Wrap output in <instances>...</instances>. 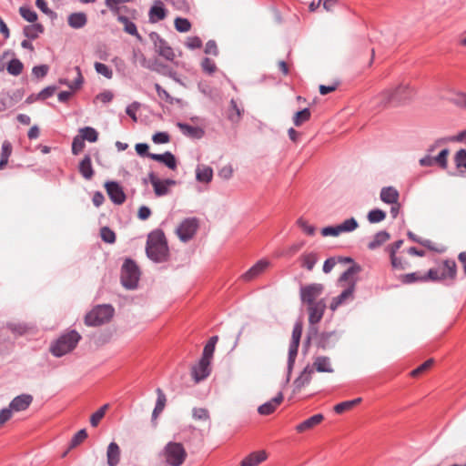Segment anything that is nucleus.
<instances>
[{
    "label": "nucleus",
    "mask_w": 466,
    "mask_h": 466,
    "mask_svg": "<svg viewBox=\"0 0 466 466\" xmlns=\"http://www.w3.org/2000/svg\"><path fill=\"white\" fill-rule=\"evenodd\" d=\"M43 31L44 27L41 24H33L24 28L25 35L32 39L36 38Z\"/></svg>",
    "instance_id": "a19ab883"
},
{
    "label": "nucleus",
    "mask_w": 466,
    "mask_h": 466,
    "mask_svg": "<svg viewBox=\"0 0 466 466\" xmlns=\"http://www.w3.org/2000/svg\"><path fill=\"white\" fill-rule=\"evenodd\" d=\"M422 276L420 272H411L408 274H404L400 277L401 282L403 284H411L414 282H423Z\"/></svg>",
    "instance_id": "3c124183"
},
{
    "label": "nucleus",
    "mask_w": 466,
    "mask_h": 466,
    "mask_svg": "<svg viewBox=\"0 0 466 466\" xmlns=\"http://www.w3.org/2000/svg\"><path fill=\"white\" fill-rule=\"evenodd\" d=\"M159 466H175V442L169 441L158 453Z\"/></svg>",
    "instance_id": "4468645a"
},
{
    "label": "nucleus",
    "mask_w": 466,
    "mask_h": 466,
    "mask_svg": "<svg viewBox=\"0 0 466 466\" xmlns=\"http://www.w3.org/2000/svg\"><path fill=\"white\" fill-rule=\"evenodd\" d=\"M76 80L74 82L69 83L66 80H61L60 81L61 83L68 86V87L72 91L79 89L81 87L83 80H84L83 76H82V74H81V71H80V68L78 66L76 67Z\"/></svg>",
    "instance_id": "8fccbe9b"
},
{
    "label": "nucleus",
    "mask_w": 466,
    "mask_h": 466,
    "mask_svg": "<svg viewBox=\"0 0 466 466\" xmlns=\"http://www.w3.org/2000/svg\"><path fill=\"white\" fill-rule=\"evenodd\" d=\"M19 13L24 19L30 23H34L37 19V14L28 7L21 6L19 8Z\"/></svg>",
    "instance_id": "864d4df0"
},
{
    "label": "nucleus",
    "mask_w": 466,
    "mask_h": 466,
    "mask_svg": "<svg viewBox=\"0 0 466 466\" xmlns=\"http://www.w3.org/2000/svg\"><path fill=\"white\" fill-rule=\"evenodd\" d=\"M244 114V108L238 104L237 100L232 98L229 102V106L227 109V118L232 124H238L241 120L242 115Z\"/></svg>",
    "instance_id": "f3484780"
},
{
    "label": "nucleus",
    "mask_w": 466,
    "mask_h": 466,
    "mask_svg": "<svg viewBox=\"0 0 466 466\" xmlns=\"http://www.w3.org/2000/svg\"><path fill=\"white\" fill-rule=\"evenodd\" d=\"M324 291V285L321 283H311L309 285L301 286L299 289V298L303 304L311 305L316 303L319 298Z\"/></svg>",
    "instance_id": "9d476101"
},
{
    "label": "nucleus",
    "mask_w": 466,
    "mask_h": 466,
    "mask_svg": "<svg viewBox=\"0 0 466 466\" xmlns=\"http://www.w3.org/2000/svg\"><path fill=\"white\" fill-rule=\"evenodd\" d=\"M356 279H353L350 282L349 286L336 298L343 304L348 299H353L354 291L356 289Z\"/></svg>",
    "instance_id": "c9c22d12"
},
{
    "label": "nucleus",
    "mask_w": 466,
    "mask_h": 466,
    "mask_svg": "<svg viewBox=\"0 0 466 466\" xmlns=\"http://www.w3.org/2000/svg\"><path fill=\"white\" fill-rule=\"evenodd\" d=\"M149 21L151 23H157L160 20H163L167 15V11L164 8V5L162 2H156L155 5L150 8L149 13Z\"/></svg>",
    "instance_id": "393cba45"
},
{
    "label": "nucleus",
    "mask_w": 466,
    "mask_h": 466,
    "mask_svg": "<svg viewBox=\"0 0 466 466\" xmlns=\"http://www.w3.org/2000/svg\"><path fill=\"white\" fill-rule=\"evenodd\" d=\"M444 268L442 271L446 272V279L453 280L457 275V265L454 260L446 259L443 262Z\"/></svg>",
    "instance_id": "37998d69"
},
{
    "label": "nucleus",
    "mask_w": 466,
    "mask_h": 466,
    "mask_svg": "<svg viewBox=\"0 0 466 466\" xmlns=\"http://www.w3.org/2000/svg\"><path fill=\"white\" fill-rule=\"evenodd\" d=\"M327 305L325 299H320L316 303L308 306L309 328L308 339L317 335V324L321 320L325 313Z\"/></svg>",
    "instance_id": "39448f33"
},
{
    "label": "nucleus",
    "mask_w": 466,
    "mask_h": 466,
    "mask_svg": "<svg viewBox=\"0 0 466 466\" xmlns=\"http://www.w3.org/2000/svg\"><path fill=\"white\" fill-rule=\"evenodd\" d=\"M400 194L393 187H384L380 190V200L386 204H396L398 202Z\"/></svg>",
    "instance_id": "b1692460"
},
{
    "label": "nucleus",
    "mask_w": 466,
    "mask_h": 466,
    "mask_svg": "<svg viewBox=\"0 0 466 466\" xmlns=\"http://www.w3.org/2000/svg\"><path fill=\"white\" fill-rule=\"evenodd\" d=\"M423 282L431 280V281H439V280H444L446 279V272L445 271H440L439 268H430L428 272L422 276Z\"/></svg>",
    "instance_id": "e433bc0d"
},
{
    "label": "nucleus",
    "mask_w": 466,
    "mask_h": 466,
    "mask_svg": "<svg viewBox=\"0 0 466 466\" xmlns=\"http://www.w3.org/2000/svg\"><path fill=\"white\" fill-rule=\"evenodd\" d=\"M361 400H362L361 398H357V399H354L352 400H347V401H343V402L338 403L333 408L334 411L336 413H338V414H342L345 411H348V410H351L353 407H355L356 405L360 403Z\"/></svg>",
    "instance_id": "72a5a7b5"
},
{
    "label": "nucleus",
    "mask_w": 466,
    "mask_h": 466,
    "mask_svg": "<svg viewBox=\"0 0 466 466\" xmlns=\"http://www.w3.org/2000/svg\"><path fill=\"white\" fill-rule=\"evenodd\" d=\"M67 351H47L45 354L46 362L43 366L56 367L58 366L57 359L62 358Z\"/></svg>",
    "instance_id": "473e14b6"
},
{
    "label": "nucleus",
    "mask_w": 466,
    "mask_h": 466,
    "mask_svg": "<svg viewBox=\"0 0 466 466\" xmlns=\"http://www.w3.org/2000/svg\"><path fill=\"white\" fill-rule=\"evenodd\" d=\"M390 238V235L386 230H380L377 232L373 239L369 242L368 248L370 250H375L376 248L382 246L385 242H387Z\"/></svg>",
    "instance_id": "a878e982"
},
{
    "label": "nucleus",
    "mask_w": 466,
    "mask_h": 466,
    "mask_svg": "<svg viewBox=\"0 0 466 466\" xmlns=\"http://www.w3.org/2000/svg\"><path fill=\"white\" fill-rule=\"evenodd\" d=\"M413 90L408 84H400L395 88L383 90L377 97V103L382 107L400 106L412 97Z\"/></svg>",
    "instance_id": "f257e3e1"
},
{
    "label": "nucleus",
    "mask_w": 466,
    "mask_h": 466,
    "mask_svg": "<svg viewBox=\"0 0 466 466\" xmlns=\"http://www.w3.org/2000/svg\"><path fill=\"white\" fill-rule=\"evenodd\" d=\"M310 110L308 107H305L295 113L293 116V123L296 127L301 126L303 123L308 121L310 117Z\"/></svg>",
    "instance_id": "79ce46f5"
},
{
    "label": "nucleus",
    "mask_w": 466,
    "mask_h": 466,
    "mask_svg": "<svg viewBox=\"0 0 466 466\" xmlns=\"http://www.w3.org/2000/svg\"><path fill=\"white\" fill-rule=\"evenodd\" d=\"M114 308L110 305H98L85 317L87 326H100L108 322L114 315Z\"/></svg>",
    "instance_id": "20e7f679"
},
{
    "label": "nucleus",
    "mask_w": 466,
    "mask_h": 466,
    "mask_svg": "<svg viewBox=\"0 0 466 466\" xmlns=\"http://www.w3.org/2000/svg\"><path fill=\"white\" fill-rule=\"evenodd\" d=\"M201 67L204 72L209 75L213 74L217 69L215 62L208 57L203 58L201 62Z\"/></svg>",
    "instance_id": "680f3d73"
},
{
    "label": "nucleus",
    "mask_w": 466,
    "mask_h": 466,
    "mask_svg": "<svg viewBox=\"0 0 466 466\" xmlns=\"http://www.w3.org/2000/svg\"><path fill=\"white\" fill-rule=\"evenodd\" d=\"M267 459V453L264 451H258L245 457L240 466H258Z\"/></svg>",
    "instance_id": "5701e85b"
},
{
    "label": "nucleus",
    "mask_w": 466,
    "mask_h": 466,
    "mask_svg": "<svg viewBox=\"0 0 466 466\" xmlns=\"http://www.w3.org/2000/svg\"><path fill=\"white\" fill-rule=\"evenodd\" d=\"M214 351H204L202 358L192 366L191 375L195 382H199L209 376L211 372V360Z\"/></svg>",
    "instance_id": "0eeeda50"
},
{
    "label": "nucleus",
    "mask_w": 466,
    "mask_h": 466,
    "mask_svg": "<svg viewBox=\"0 0 466 466\" xmlns=\"http://www.w3.org/2000/svg\"><path fill=\"white\" fill-rule=\"evenodd\" d=\"M341 224L345 228V231H347L348 233L354 231L359 227V223L355 218H348L344 220Z\"/></svg>",
    "instance_id": "774afa93"
},
{
    "label": "nucleus",
    "mask_w": 466,
    "mask_h": 466,
    "mask_svg": "<svg viewBox=\"0 0 466 466\" xmlns=\"http://www.w3.org/2000/svg\"><path fill=\"white\" fill-rule=\"evenodd\" d=\"M455 97L451 99L452 104L459 107L464 106V103L466 101V93L463 91H456L454 92Z\"/></svg>",
    "instance_id": "69168bd1"
},
{
    "label": "nucleus",
    "mask_w": 466,
    "mask_h": 466,
    "mask_svg": "<svg viewBox=\"0 0 466 466\" xmlns=\"http://www.w3.org/2000/svg\"><path fill=\"white\" fill-rule=\"evenodd\" d=\"M177 127L185 137L193 140L200 139L205 135V131L201 127L190 124L177 122Z\"/></svg>",
    "instance_id": "dca6fc26"
},
{
    "label": "nucleus",
    "mask_w": 466,
    "mask_h": 466,
    "mask_svg": "<svg viewBox=\"0 0 466 466\" xmlns=\"http://www.w3.org/2000/svg\"><path fill=\"white\" fill-rule=\"evenodd\" d=\"M140 271L132 259H126L121 270V282L127 289L137 287L139 280Z\"/></svg>",
    "instance_id": "423d86ee"
},
{
    "label": "nucleus",
    "mask_w": 466,
    "mask_h": 466,
    "mask_svg": "<svg viewBox=\"0 0 466 466\" xmlns=\"http://www.w3.org/2000/svg\"><path fill=\"white\" fill-rule=\"evenodd\" d=\"M303 325L301 321H297L294 324L292 330L291 341L289 343V350H299L300 338L302 335Z\"/></svg>",
    "instance_id": "cd10ccee"
},
{
    "label": "nucleus",
    "mask_w": 466,
    "mask_h": 466,
    "mask_svg": "<svg viewBox=\"0 0 466 466\" xmlns=\"http://www.w3.org/2000/svg\"><path fill=\"white\" fill-rule=\"evenodd\" d=\"M87 438V432L85 429L78 431L71 440L70 447L75 448Z\"/></svg>",
    "instance_id": "13d9d810"
},
{
    "label": "nucleus",
    "mask_w": 466,
    "mask_h": 466,
    "mask_svg": "<svg viewBox=\"0 0 466 466\" xmlns=\"http://www.w3.org/2000/svg\"><path fill=\"white\" fill-rule=\"evenodd\" d=\"M105 187L109 198L116 205H121L126 200L123 188L114 181L106 182Z\"/></svg>",
    "instance_id": "ddd939ff"
},
{
    "label": "nucleus",
    "mask_w": 466,
    "mask_h": 466,
    "mask_svg": "<svg viewBox=\"0 0 466 466\" xmlns=\"http://www.w3.org/2000/svg\"><path fill=\"white\" fill-rule=\"evenodd\" d=\"M8 329L16 335L33 334L35 332V326L27 323H10Z\"/></svg>",
    "instance_id": "bb28decb"
},
{
    "label": "nucleus",
    "mask_w": 466,
    "mask_h": 466,
    "mask_svg": "<svg viewBox=\"0 0 466 466\" xmlns=\"http://www.w3.org/2000/svg\"><path fill=\"white\" fill-rule=\"evenodd\" d=\"M367 218L371 224L380 223L385 219L386 212L380 208H374L368 213Z\"/></svg>",
    "instance_id": "49530a36"
},
{
    "label": "nucleus",
    "mask_w": 466,
    "mask_h": 466,
    "mask_svg": "<svg viewBox=\"0 0 466 466\" xmlns=\"http://www.w3.org/2000/svg\"><path fill=\"white\" fill-rule=\"evenodd\" d=\"M118 20L124 25V30L131 35L136 36L137 39H141L140 35L137 32L136 25L129 21L127 17L126 16H119Z\"/></svg>",
    "instance_id": "ea45409f"
},
{
    "label": "nucleus",
    "mask_w": 466,
    "mask_h": 466,
    "mask_svg": "<svg viewBox=\"0 0 466 466\" xmlns=\"http://www.w3.org/2000/svg\"><path fill=\"white\" fill-rule=\"evenodd\" d=\"M84 147L85 141L83 140V138L80 137V136L75 137L72 143V153L74 155H78L80 152L83 151Z\"/></svg>",
    "instance_id": "e2e57ef3"
},
{
    "label": "nucleus",
    "mask_w": 466,
    "mask_h": 466,
    "mask_svg": "<svg viewBox=\"0 0 466 466\" xmlns=\"http://www.w3.org/2000/svg\"><path fill=\"white\" fill-rule=\"evenodd\" d=\"M100 237L106 243L113 244L116 241V234L108 227L100 229Z\"/></svg>",
    "instance_id": "603ef678"
},
{
    "label": "nucleus",
    "mask_w": 466,
    "mask_h": 466,
    "mask_svg": "<svg viewBox=\"0 0 466 466\" xmlns=\"http://www.w3.org/2000/svg\"><path fill=\"white\" fill-rule=\"evenodd\" d=\"M324 420V416L320 413L315 414L311 416L310 418L305 420L301 423L298 424L296 426V431L299 433L305 432L307 431H310L319 424H320Z\"/></svg>",
    "instance_id": "a211bd4d"
},
{
    "label": "nucleus",
    "mask_w": 466,
    "mask_h": 466,
    "mask_svg": "<svg viewBox=\"0 0 466 466\" xmlns=\"http://www.w3.org/2000/svg\"><path fill=\"white\" fill-rule=\"evenodd\" d=\"M150 39L154 42L156 52L166 60L172 61L174 58V51L167 42L160 37L157 33L150 35Z\"/></svg>",
    "instance_id": "9b49d317"
},
{
    "label": "nucleus",
    "mask_w": 466,
    "mask_h": 466,
    "mask_svg": "<svg viewBox=\"0 0 466 466\" xmlns=\"http://www.w3.org/2000/svg\"><path fill=\"white\" fill-rule=\"evenodd\" d=\"M81 336L75 330H71L61 336L50 350H74Z\"/></svg>",
    "instance_id": "f8f14e48"
},
{
    "label": "nucleus",
    "mask_w": 466,
    "mask_h": 466,
    "mask_svg": "<svg viewBox=\"0 0 466 466\" xmlns=\"http://www.w3.org/2000/svg\"><path fill=\"white\" fill-rule=\"evenodd\" d=\"M23 64L18 59H12L8 66L7 71L13 76H18L22 73Z\"/></svg>",
    "instance_id": "5fc2aeb1"
},
{
    "label": "nucleus",
    "mask_w": 466,
    "mask_h": 466,
    "mask_svg": "<svg viewBox=\"0 0 466 466\" xmlns=\"http://www.w3.org/2000/svg\"><path fill=\"white\" fill-rule=\"evenodd\" d=\"M448 155H449V149L448 148L442 149L435 157H433L434 163L436 162L441 168L445 169L448 165V160H447Z\"/></svg>",
    "instance_id": "6e6d98bb"
},
{
    "label": "nucleus",
    "mask_w": 466,
    "mask_h": 466,
    "mask_svg": "<svg viewBox=\"0 0 466 466\" xmlns=\"http://www.w3.org/2000/svg\"><path fill=\"white\" fill-rule=\"evenodd\" d=\"M95 69L99 74L106 77L107 79H111L113 76L112 70L105 64L96 62Z\"/></svg>",
    "instance_id": "4d7b16f0"
},
{
    "label": "nucleus",
    "mask_w": 466,
    "mask_h": 466,
    "mask_svg": "<svg viewBox=\"0 0 466 466\" xmlns=\"http://www.w3.org/2000/svg\"><path fill=\"white\" fill-rule=\"evenodd\" d=\"M434 364V359H429L424 363L420 365L418 368L413 370L410 372L411 377H419L420 375L423 374L424 372L428 371Z\"/></svg>",
    "instance_id": "09e8293b"
},
{
    "label": "nucleus",
    "mask_w": 466,
    "mask_h": 466,
    "mask_svg": "<svg viewBox=\"0 0 466 466\" xmlns=\"http://www.w3.org/2000/svg\"><path fill=\"white\" fill-rule=\"evenodd\" d=\"M199 228V220L196 217L184 218L177 226V237L184 243L194 238Z\"/></svg>",
    "instance_id": "1a4fd4ad"
},
{
    "label": "nucleus",
    "mask_w": 466,
    "mask_h": 466,
    "mask_svg": "<svg viewBox=\"0 0 466 466\" xmlns=\"http://www.w3.org/2000/svg\"><path fill=\"white\" fill-rule=\"evenodd\" d=\"M12 153V145L8 141H4L2 145V152H1V159H0V169H3L7 162L8 158Z\"/></svg>",
    "instance_id": "c03bdc74"
},
{
    "label": "nucleus",
    "mask_w": 466,
    "mask_h": 466,
    "mask_svg": "<svg viewBox=\"0 0 466 466\" xmlns=\"http://www.w3.org/2000/svg\"><path fill=\"white\" fill-rule=\"evenodd\" d=\"M86 24V15L84 13H74L68 16V25L73 28H81Z\"/></svg>",
    "instance_id": "2f4dec72"
},
{
    "label": "nucleus",
    "mask_w": 466,
    "mask_h": 466,
    "mask_svg": "<svg viewBox=\"0 0 466 466\" xmlns=\"http://www.w3.org/2000/svg\"><path fill=\"white\" fill-rule=\"evenodd\" d=\"M339 339V335L335 330L319 333L317 329V335L311 337L309 339H308V334L306 335L304 347H309L311 341H314V345L318 349L326 350L334 347Z\"/></svg>",
    "instance_id": "6e6552de"
},
{
    "label": "nucleus",
    "mask_w": 466,
    "mask_h": 466,
    "mask_svg": "<svg viewBox=\"0 0 466 466\" xmlns=\"http://www.w3.org/2000/svg\"><path fill=\"white\" fill-rule=\"evenodd\" d=\"M33 401V397L29 394H21L15 397L9 404L13 411H23L26 410Z\"/></svg>",
    "instance_id": "6ab92c4d"
},
{
    "label": "nucleus",
    "mask_w": 466,
    "mask_h": 466,
    "mask_svg": "<svg viewBox=\"0 0 466 466\" xmlns=\"http://www.w3.org/2000/svg\"><path fill=\"white\" fill-rule=\"evenodd\" d=\"M79 172L84 178L89 180L94 176V169L92 167L91 157L86 156L79 164Z\"/></svg>",
    "instance_id": "c85d7f7f"
},
{
    "label": "nucleus",
    "mask_w": 466,
    "mask_h": 466,
    "mask_svg": "<svg viewBox=\"0 0 466 466\" xmlns=\"http://www.w3.org/2000/svg\"><path fill=\"white\" fill-rule=\"evenodd\" d=\"M148 157L164 163L171 169H175V157L170 152H166L164 154H148Z\"/></svg>",
    "instance_id": "c756f323"
},
{
    "label": "nucleus",
    "mask_w": 466,
    "mask_h": 466,
    "mask_svg": "<svg viewBox=\"0 0 466 466\" xmlns=\"http://www.w3.org/2000/svg\"><path fill=\"white\" fill-rule=\"evenodd\" d=\"M149 180L154 187V191L157 196H164L167 194L170 187L174 185V181L171 179H159L156 175L150 174Z\"/></svg>",
    "instance_id": "2eb2a0df"
},
{
    "label": "nucleus",
    "mask_w": 466,
    "mask_h": 466,
    "mask_svg": "<svg viewBox=\"0 0 466 466\" xmlns=\"http://www.w3.org/2000/svg\"><path fill=\"white\" fill-rule=\"evenodd\" d=\"M121 451L118 444L112 441L106 449V462L108 466H117L120 461Z\"/></svg>",
    "instance_id": "aec40b11"
},
{
    "label": "nucleus",
    "mask_w": 466,
    "mask_h": 466,
    "mask_svg": "<svg viewBox=\"0 0 466 466\" xmlns=\"http://www.w3.org/2000/svg\"><path fill=\"white\" fill-rule=\"evenodd\" d=\"M186 46L194 50L202 46V40L198 36H189L187 39Z\"/></svg>",
    "instance_id": "338daca9"
},
{
    "label": "nucleus",
    "mask_w": 466,
    "mask_h": 466,
    "mask_svg": "<svg viewBox=\"0 0 466 466\" xmlns=\"http://www.w3.org/2000/svg\"><path fill=\"white\" fill-rule=\"evenodd\" d=\"M301 260H302V263H301V266L305 268H307L308 270L311 271L316 263L318 262V257L315 253H308V254H304L302 257H301Z\"/></svg>",
    "instance_id": "a18cd8bd"
},
{
    "label": "nucleus",
    "mask_w": 466,
    "mask_h": 466,
    "mask_svg": "<svg viewBox=\"0 0 466 466\" xmlns=\"http://www.w3.org/2000/svg\"><path fill=\"white\" fill-rule=\"evenodd\" d=\"M80 137L83 138V140H87L88 142H96L98 138V133L96 130L90 127H83L79 130Z\"/></svg>",
    "instance_id": "58836bf2"
},
{
    "label": "nucleus",
    "mask_w": 466,
    "mask_h": 466,
    "mask_svg": "<svg viewBox=\"0 0 466 466\" xmlns=\"http://www.w3.org/2000/svg\"><path fill=\"white\" fill-rule=\"evenodd\" d=\"M109 405L105 404L100 407L96 412H94L90 417V424L92 427H96L101 420L104 418L106 410H108Z\"/></svg>",
    "instance_id": "de8ad7c7"
},
{
    "label": "nucleus",
    "mask_w": 466,
    "mask_h": 466,
    "mask_svg": "<svg viewBox=\"0 0 466 466\" xmlns=\"http://www.w3.org/2000/svg\"><path fill=\"white\" fill-rule=\"evenodd\" d=\"M157 403H156L155 409L152 413V420L153 421H155L157 419L158 415L163 411L165 405H166V401H167L166 396L160 388L157 389Z\"/></svg>",
    "instance_id": "7c9ffc66"
},
{
    "label": "nucleus",
    "mask_w": 466,
    "mask_h": 466,
    "mask_svg": "<svg viewBox=\"0 0 466 466\" xmlns=\"http://www.w3.org/2000/svg\"><path fill=\"white\" fill-rule=\"evenodd\" d=\"M362 270V268L358 263H353L350 268H348L339 278L338 282H345L348 281L353 275L360 273Z\"/></svg>",
    "instance_id": "4c0bfd02"
},
{
    "label": "nucleus",
    "mask_w": 466,
    "mask_h": 466,
    "mask_svg": "<svg viewBox=\"0 0 466 466\" xmlns=\"http://www.w3.org/2000/svg\"><path fill=\"white\" fill-rule=\"evenodd\" d=\"M314 370L329 373L334 371L329 358L323 356L317 357L314 360L312 366L308 365L305 367L300 376L295 380L294 392L300 391L303 387L309 383Z\"/></svg>",
    "instance_id": "7ed1b4c3"
},
{
    "label": "nucleus",
    "mask_w": 466,
    "mask_h": 466,
    "mask_svg": "<svg viewBox=\"0 0 466 466\" xmlns=\"http://www.w3.org/2000/svg\"><path fill=\"white\" fill-rule=\"evenodd\" d=\"M454 161L457 168L464 167L466 169V149L461 148L457 151Z\"/></svg>",
    "instance_id": "052dcab7"
},
{
    "label": "nucleus",
    "mask_w": 466,
    "mask_h": 466,
    "mask_svg": "<svg viewBox=\"0 0 466 466\" xmlns=\"http://www.w3.org/2000/svg\"><path fill=\"white\" fill-rule=\"evenodd\" d=\"M191 28V23L187 18L177 16V31L180 33L188 32Z\"/></svg>",
    "instance_id": "bf43d9fd"
},
{
    "label": "nucleus",
    "mask_w": 466,
    "mask_h": 466,
    "mask_svg": "<svg viewBox=\"0 0 466 466\" xmlns=\"http://www.w3.org/2000/svg\"><path fill=\"white\" fill-rule=\"evenodd\" d=\"M268 266V262L265 259L258 260L256 264H254L248 270H247L241 278L245 281H249L259 274H261Z\"/></svg>",
    "instance_id": "412c9836"
},
{
    "label": "nucleus",
    "mask_w": 466,
    "mask_h": 466,
    "mask_svg": "<svg viewBox=\"0 0 466 466\" xmlns=\"http://www.w3.org/2000/svg\"><path fill=\"white\" fill-rule=\"evenodd\" d=\"M297 224L301 229L305 232V234L309 236H314L316 233V228L313 225H309L307 222L302 218H299L297 220Z\"/></svg>",
    "instance_id": "0e129e2a"
},
{
    "label": "nucleus",
    "mask_w": 466,
    "mask_h": 466,
    "mask_svg": "<svg viewBox=\"0 0 466 466\" xmlns=\"http://www.w3.org/2000/svg\"><path fill=\"white\" fill-rule=\"evenodd\" d=\"M283 400V394L279 392L278 396L270 400L269 401L260 405L258 411L261 415H269L275 411L277 407L280 405Z\"/></svg>",
    "instance_id": "4be33fe9"
},
{
    "label": "nucleus",
    "mask_w": 466,
    "mask_h": 466,
    "mask_svg": "<svg viewBox=\"0 0 466 466\" xmlns=\"http://www.w3.org/2000/svg\"><path fill=\"white\" fill-rule=\"evenodd\" d=\"M146 252L147 257L155 262H163L167 259L168 248L161 230H155L148 235Z\"/></svg>",
    "instance_id": "f03ea898"
},
{
    "label": "nucleus",
    "mask_w": 466,
    "mask_h": 466,
    "mask_svg": "<svg viewBox=\"0 0 466 466\" xmlns=\"http://www.w3.org/2000/svg\"><path fill=\"white\" fill-rule=\"evenodd\" d=\"M197 180L202 183H208L213 177V169L210 167H198L196 171Z\"/></svg>",
    "instance_id": "f704fd0d"
}]
</instances>
